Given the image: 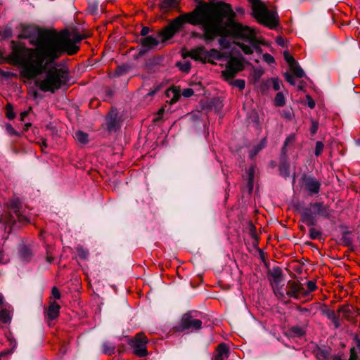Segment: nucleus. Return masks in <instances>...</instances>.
I'll use <instances>...</instances> for the list:
<instances>
[{"mask_svg":"<svg viewBox=\"0 0 360 360\" xmlns=\"http://www.w3.org/2000/svg\"><path fill=\"white\" fill-rule=\"evenodd\" d=\"M236 18V13L229 4L202 1L191 12L184 13L171 20L158 36L162 41L169 40L188 23L202 26V37L207 44L213 41L217 36H221L240 39L253 46L259 44L255 30L238 22Z\"/></svg>","mask_w":360,"mask_h":360,"instance_id":"nucleus-1","label":"nucleus"},{"mask_svg":"<svg viewBox=\"0 0 360 360\" xmlns=\"http://www.w3.org/2000/svg\"><path fill=\"white\" fill-rule=\"evenodd\" d=\"M84 38L79 33H75L70 38L67 31L57 33L54 30H40L34 43L36 47L16 44L10 60L14 64L25 65L26 68L22 74L27 79H33L63 54L72 56L77 53L79 49L78 44Z\"/></svg>","mask_w":360,"mask_h":360,"instance_id":"nucleus-2","label":"nucleus"},{"mask_svg":"<svg viewBox=\"0 0 360 360\" xmlns=\"http://www.w3.org/2000/svg\"><path fill=\"white\" fill-rule=\"evenodd\" d=\"M7 211L0 216V224L5 232L10 233L15 226L30 224V219L22 213L23 200L13 195L5 204Z\"/></svg>","mask_w":360,"mask_h":360,"instance_id":"nucleus-3","label":"nucleus"},{"mask_svg":"<svg viewBox=\"0 0 360 360\" xmlns=\"http://www.w3.org/2000/svg\"><path fill=\"white\" fill-rule=\"evenodd\" d=\"M70 81V72L66 67H59L58 65L50 67L45 72V77L41 80L36 82V85L44 92L54 93Z\"/></svg>","mask_w":360,"mask_h":360,"instance_id":"nucleus-4","label":"nucleus"},{"mask_svg":"<svg viewBox=\"0 0 360 360\" xmlns=\"http://www.w3.org/2000/svg\"><path fill=\"white\" fill-rule=\"evenodd\" d=\"M333 212L330 206L323 202H315L309 203L308 207L300 209L301 221L308 226H314L316 224V215L324 218H329Z\"/></svg>","mask_w":360,"mask_h":360,"instance_id":"nucleus-5","label":"nucleus"},{"mask_svg":"<svg viewBox=\"0 0 360 360\" xmlns=\"http://www.w3.org/2000/svg\"><path fill=\"white\" fill-rule=\"evenodd\" d=\"M251 4L254 18L270 29L278 25V16L274 10H269L261 0H248Z\"/></svg>","mask_w":360,"mask_h":360,"instance_id":"nucleus-6","label":"nucleus"},{"mask_svg":"<svg viewBox=\"0 0 360 360\" xmlns=\"http://www.w3.org/2000/svg\"><path fill=\"white\" fill-rule=\"evenodd\" d=\"M148 339L143 333H138L133 338L128 340V345L132 349L133 354L138 357H144L148 355Z\"/></svg>","mask_w":360,"mask_h":360,"instance_id":"nucleus-7","label":"nucleus"},{"mask_svg":"<svg viewBox=\"0 0 360 360\" xmlns=\"http://www.w3.org/2000/svg\"><path fill=\"white\" fill-rule=\"evenodd\" d=\"M202 327V321L197 319V313L189 311L184 314L181 319L179 326V331L190 330L191 331L200 330Z\"/></svg>","mask_w":360,"mask_h":360,"instance_id":"nucleus-8","label":"nucleus"},{"mask_svg":"<svg viewBox=\"0 0 360 360\" xmlns=\"http://www.w3.org/2000/svg\"><path fill=\"white\" fill-rule=\"evenodd\" d=\"M287 298L300 299L306 297L304 287L298 281L290 280L286 285Z\"/></svg>","mask_w":360,"mask_h":360,"instance_id":"nucleus-9","label":"nucleus"},{"mask_svg":"<svg viewBox=\"0 0 360 360\" xmlns=\"http://www.w3.org/2000/svg\"><path fill=\"white\" fill-rule=\"evenodd\" d=\"M184 56L190 57L195 60L200 61L203 63L209 61L207 58L208 51L203 46H198L195 49L190 50L189 51L186 52Z\"/></svg>","mask_w":360,"mask_h":360,"instance_id":"nucleus-10","label":"nucleus"},{"mask_svg":"<svg viewBox=\"0 0 360 360\" xmlns=\"http://www.w3.org/2000/svg\"><path fill=\"white\" fill-rule=\"evenodd\" d=\"M304 186L311 195L318 194L320 191L321 183L313 176H303Z\"/></svg>","mask_w":360,"mask_h":360,"instance_id":"nucleus-11","label":"nucleus"},{"mask_svg":"<svg viewBox=\"0 0 360 360\" xmlns=\"http://www.w3.org/2000/svg\"><path fill=\"white\" fill-rule=\"evenodd\" d=\"M60 305L54 300H51V297L49 298V305L44 311L45 316L52 321L56 319L60 313Z\"/></svg>","mask_w":360,"mask_h":360,"instance_id":"nucleus-12","label":"nucleus"},{"mask_svg":"<svg viewBox=\"0 0 360 360\" xmlns=\"http://www.w3.org/2000/svg\"><path fill=\"white\" fill-rule=\"evenodd\" d=\"M16 44H21L22 46H26L24 44L22 43H20V42H17V41H11V53L6 56V57H4L2 56V53L0 52V64H2L5 62L12 65H14V66H18V67H20L21 69L20 70V75L21 77L25 78V79H27L25 76H24L22 74V71H23L26 68L25 65H22V64H14L13 63L11 62L10 60V57L11 56L12 53H13V48L15 46Z\"/></svg>","mask_w":360,"mask_h":360,"instance_id":"nucleus-13","label":"nucleus"},{"mask_svg":"<svg viewBox=\"0 0 360 360\" xmlns=\"http://www.w3.org/2000/svg\"><path fill=\"white\" fill-rule=\"evenodd\" d=\"M229 349L225 343L219 344L216 349L213 360H224L229 356Z\"/></svg>","mask_w":360,"mask_h":360,"instance_id":"nucleus-14","label":"nucleus"},{"mask_svg":"<svg viewBox=\"0 0 360 360\" xmlns=\"http://www.w3.org/2000/svg\"><path fill=\"white\" fill-rule=\"evenodd\" d=\"M271 285L280 284L282 281V271L280 268H274L269 274Z\"/></svg>","mask_w":360,"mask_h":360,"instance_id":"nucleus-15","label":"nucleus"},{"mask_svg":"<svg viewBox=\"0 0 360 360\" xmlns=\"http://www.w3.org/2000/svg\"><path fill=\"white\" fill-rule=\"evenodd\" d=\"M140 43L142 46L150 49L158 45L159 41L153 36H146V37L140 39Z\"/></svg>","mask_w":360,"mask_h":360,"instance_id":"nucleus-16","label":"nucleus"},{"mask_svg":"<svg viewBox=\"0 0 360 360\" xmlns=\"http://www.w3.org/2000/svg\"><path fill=\"white\" fill-rule=\"evenodd\" d=\"M226 65L238 73L243 69V65L241 61L236 58H231L227 63Z\"/></svg>","mask_w":360,"mask_h":360,"instance_id":"nucleus-17","label":"nucleus"},{"mask_svg":"<svg viewBox=\"0 0 360 360\" xmlns=\"http://www.w3.org/2000/svg\"><path fill=\"white\" fill-rule=\"evenodd\" d=\"M36 30L31 26H25L22 29L21 32L18 34L19 39H30L34 36Z\"/></svg>","mask_w":360,"mask_h":360,"instance_id":"nucleus-18","label":"nucleus"},{"mask_svg":"<svg viewBox=\"0 0 360 360\" xmlns=\"http://www.w3.org/2000/svg\"><path fill=\"white\" fill-rule=\"evenodd\" d=\"M276 296L281 300L285 301L287 298L286 290L285 291L283 285L280 284L271 285Z\"/></svg>","mask_w":360,"mask_h":360,"instance_id":"nucleus-19","label":"nucleus"},{"mask_svg":"<svg viewBox=\"0 0 360 360\" xmlns=\"http://www.w3.org/2000/svg\"><path fill=\"white\" fill-rule=\"evenodd\" d=\"M20 257L25 260V261H30L33 255V252L31 250L30 247H27L26 245H22L20 248Z\"/></svg>","mask_w":360,"mask_h":360,"instance_id":"nucleus-20","label":"nucleus"},{"mask_svg":"<svg viewBox=\"0 0 360 360\" xmlns=\"http://www.w3.org/2000/svg\"><path fill=\"white\" fill-rule=\"evenodd\" d=\"M236 44L243 51L245 54H252L254 49L259 48L258 44L255 46H253L252 45H247L241 42H237Z\"/></svg>","mask_w":360,"mask_h":360,"instance_id":"nucleus-21","label":"nucleus"},{"mask_svg":"<svg viewBox=\"0 0 360 360\" xmlns=\"http://www.w3.org/2000/svg\"><path fill=\"white\" fill-rule=\"evenodd\" d=\"M236 72L229 68L227 65L226 66V69L221 72V75L224 80L229 82L236 75Z\"/></svg>","mask_w":360,"mask_h":360,"instance_id":"nucleus-22","label":"nucleus"},{"mask_svg":"<svg viewBox=\"0 0 360 360\" xmlns=\"http://www.w3.org/2000/svg\"><path fill=\"white\" fill-rule=\"evenodd\" d=\"M207 58H208V60H210V61H207V63L214 64V63L213 61V59H217V60L221 59V54L218 50H217L215 49H212L210 51H208V57Z\"/></svg>","mask_w":360,"mask_h":360,"instance_id":"nucleus-23","label":"nucleus"},{"mask_svg":"<svg viewBox=\"0 0 360 360\" xmlns=\"http://www.w3.org/2000/svg\"><path fill=\"white\" fill-rule=\"evenodd\" d=\"M75 139L82 144H86L89 141V136L86 133L82 131H77L75 136Z\"/></svg>","mask_w":360,"mask_h":360,"instance_id":"nucleus-24","label":"nucleus"},{"mask_svg":"<svg viewBox=\"0 0 360 360\" xmlns=\"http://www.w3.org/2000/svg\"><path fill=\"white\" fill-rule=\"evenodd\" d=\"M309 238L311 240H321L322 238V233L320 230L311 226L309 230Z\"/></svg>","mask_w":360,"mask_h":360,"instance_id":"nucleus-25","label":"nucleus"},{"mask_svg":"<svg viewBox=\"0 0 360 360\" xmlns=\"http://www.w3.org/2000/svg\"><path fill=\"white\" fill-rule=\"evenodd\" d=\"M102 347L103 352L105 354L111 355L115 352V346L110 342H105Z\"/></svg>","mask_w":360,"mask_h":360,"instance_id":"nucleus-26","label":"nucleus"},{"mask_svg":"<svg viewBox=\"0 0 360 360\" xmlns=\"http://www.w3.org/2000/svg\"><path fill=\"white\" fill-rule=\"evenodd\" d=\"M178 0H163L162 6L165 8H175L179 6Z\"/></svg>","mask_w":360,"mask_h":360,"instance_id":"nucleus-27","label":"nucleus"},{"mask_svg":"<svg viewBox=\"0 0 360 360\" xmlns=\"http://www.w3.org/2000/svg\"><path fill=\"white\" fill-rule=\"evenodd\" d=\"M274 104L277 107H283L285 105V100L282 92H278L276 94L274 99Z\"/></svg>","mask_w":360,"mask_h":360,"instance_id":"nucleus-28","label":"nucleus"},{"mask_svg":"<svg viewBox=\"0 0 360 360\" xmlns=\"http://www.w3.org/2000/svg\"><path fill=\"white\" fill-rule=\"evenodd\" d=\"M295 134H290L285 140L283 146L282 148V153L285 155L286 153V147L290 143H292L295 141Z\"/></svg>","mask_w":360,"mask_h":360,"instance_id":"nucleus-29","label":"nucleus"},{"mask_svg":"<svg viewBox=\"0 0 360 360\" xmlns=\"http://www.w3.org/2000/svg\"><path fill=\"white\" fill-rule=\"evenodd\" d=\"M317 289L316 282L313 281H309L307 282V288H304L306 292V297H307L311 292L315 291Z\"/></svg>","mask_w":360,"mask_h":360,"instance_id":"nucleus-30","label":"nucleus"},{"mask_svg":"<svg viewBox=\"0 0 360 360\" xmlns=\"http://www.w3.org/2000/svg\"><path fill=\"white\" fill-rule=\"evenodd\" d=\"M11 316L10 312L7 309H1L0 311V321L4 323H7L10 321Z\"/></svg>","mask_w":360,"mask_h":360,"instance_id":"nucleus-31","label":"nucleus"},{"mask_svg":"<svg viewBox=\"0 0 360 360\" xmlns=\"http://www.w3.org/2000/svg\"><path fill=\"white\" fill-rule=\"evenodd\" d=\"M266 146V139L264 138L263 139L261 142L257 144L253 150L251 151V155L253 157L256 155L259 150H261L262 148H264Z\"/></svg>","mask_w":360,"mask_h":360,"instance_id":"nucleus-32","label":"nucleus"},{"mask_svg":"<svg viewBox=\"0 0 360 360\" xmlns=\"http://www.w3.org/2000/svg\"><path fill=\"white\" fill-rule=\"evenodd\" d=\"M230 85L238 88L240 90H243L245 86V82L243 79H238L235 80H231L229 82Z\"/></svg>","mask_w":360,"mask_h":360,"instance_id":"nucleus-33","label":"nucleus"},{"mask_svg":"<svg viewBox=\"0 0 360 360\" xmlns=\"http://www.w3.org/2000/svg\"><path fill=\"white\" fill-rule=\"evenodd\" d=\"M290 69L297 77L302 78L304 77V72L303 70L297 64L291 67Z\"/></svg>","mask_w":360,"mask_h":360,"instance_id":"nucleus-34","label":"nucleus"},{"mask_svg":"<svg viewBox=\"0 0 360 360\" xmlns=\"http://www.w3.org/2000/svg\"><path fill=\"white\" fill-rule=\"evenodd\" d=\"M76 251H77V255L80 258L84 259H87L88 255H89V252L87 250H86L85 248H84L82 246H78L76 248Z\"/></svg>","mask_w":360,"mask_h":360,"instance_id":"nucleus-35","label":"nucleus"},{"mask_svg":"<svg viewBox=\"0 0 360 360\" xmlns=\"http://www.w3.org/2000/svg\"><path fill=\"white\" fill-rule=\"evenodd\" d=\"M6 117L9 120H13L15 117V115L13 112V105L8 103L6 105Z\"/></svg>","mask_w":360,"mask_h":360,"instance_id":"nucleus-36","label":"nucleus"},{"mask_svg":"<svg viewBox=\"0 0 360 360\" xmlns=\"http://www.w3.org/2000/svg\"><path fill=\"white\" fill-rule=\"evenodd\" d=\"M283 55L285 61L288 63L290 68L296 65V62L294 58L291 55H290L287 51H285Z\"/></svg>","mask_w":360,"mask_h":360,"instance_id":"nucleus-37","label":"nucleus"},{"mask_svg":"<svg viewBox=\"0 0 360 360\" xmlns=\"http://www.w3.org/2000/svg\"><path fill=\"white\" fill-rule=\"evenodd\" d=\"M52 249H53V248L51 246H48L46 248V260L49 264L52 263L54 260V257L53 256V252H52Z\"/></svg>","mask_w":360,"mask_h":360,"instance_id":"nucleus-38","label":"nucleus"},{"mask_svg":"<svg viewBox=\"0 0 360 360\" xmlns=\"http://www.w3.org/2000/svg\"><path fill=\"white\" fill-rule=\"evenodd\" d=\"M117 124L116 118L110 117L107 122L108 128L109 130L115 129Z\"/></svg>","mask_w":360,"mask_h":360,"instance_id":"nucleus-39","label":"nucleus"},{"mask_svg":"<svg viewBox=\"0 0 360 360\" xmlns=\"http://www.w3.org/2000/svg\"><path fill=\"white\" fill-rule=\"evenodd\" d=\"M323 148H324V146L321 141H317L316 143L315 152H314L316 156H319L322 153Z\"/></svg>","mask_w":360,"mask_h":360,"instance_id":"nucleus-40","label":"nucleus"},{"mask_svg":"<svg viewBox=\"0 0 360 360\" xmlns=\"http://www.w3.org/2000/svg\"><path fill=\"white\" fill-rule=\"evenodd\" d=\"M178 66L179 67V69L181 71L185 72H189V70L191 68V65L190 63H188V62H186L184 63H179V64H178Z\"/></svg>","mask_w":360,"mask_h":360,"instance_id":"nucleus-41","label":"nucleus"},{"mask_svg":"<svg viewBox=\"0 0 360 360\" xmlns=\"http://www.w3.org/2000/svg\"><path fill=\"white\" fill-rule=\"evenodd\" d=\"M263 60L269 64L274 63L275 62L274 58L269 53H266L262 56Z\"/></svg>","mask_w":360,"mask_h":360,"instance_id":"nucleus-42","label":"nucleus"},{"mask_svg":"<svg viewBox=\"0 0 360 360\" xmlns=\"http://www.w3.org/2000/svg\"><path fill=\"white\" fill-rule=\"evenodd\" d=\"M51 295L52 297H51V298L53 297L54 299L56 300H59L61 297V294H60V290H58V288L57 287H53L52 289H51Z\"/></svg>","mask_w":360,"mask_h":360,"instance_id":"nucleus-43","label":"nucleus"},{"mask_svg":"<svg viewBox=\"0 0 360 360\" xmlns=\"http://www.w3.org/2000/svg\"><path fill=\"white\" fill-rule=\"evenodd\" d=\"M6 131L11 136H20L19 133L12 127L11 124L6 126Z\"/></svg>","mask_w":360,"mask_h":360,"instance_id":"nucleus-44","label":"nucleus"},{"mask_svg":"<svg viewBox=\"0 0 360 360\" xmlns=\"http://www.w3.org/2000/svg\"><path fill=\"white\" fill-rule=\"evenodd\" d=\"M271 81L272 83L273 89L275 91H278L281 89V81L278 78H272Z\"/></svg>","mask_w":360,"mask_h":360,"instance_id":"nucleus-45","label":"nucleus"},{"mask_svg":"<svg viewBox=\"0 0 360 360\" xmlns=\"http://www.w3.org/2000/svg\"><path fill=\"white\" fill-rule=\"evenodd\" d=\"M253 179H254V174L253 169L250 170L248 174V186L250 190H252L253 188Z\"/></svg>","mask_w":360,"mask_h":360,"instance_id":"nucleus-46","label":"nucleus"},{"mask_svg":"<svg viewBox=\"0 0 360 360\" xmlns=\"http://www.w3.org/2000/svg\"><path fill=\"white\" fill-rule=\"evenodd\" d=\"M323 314L330 320L333 319L337 316L335 311L331 309L324 310Z\"/></svg>","mask_w":360,"mask_h":360,"instance_id":"nucleus-47","label":"nucleus"},{"mask_svg":"<svg viewBox=\"0 0 360 360\" xmlns=\"http://www.w3.org/2000/svg\"><path fill=\"white\" fill-rule=\"evenodd\" d=\"M169 91H171L174 94L173 98L171 100V103L172 104V103H174L178 101L180 96L179 94V91H177L176 89H170Z\"/></svg>","mask_w":360,"mask_h":360,"instance_id":"nucleus-48","label":"nucleus"},{"mask_svg":"<svg viewBox=\"0 0 360 360\" xmlns=\"http://www.w3.org/2000/svg\"><path fill=\"white\" fill-rule=\"evenodd\" d=\"M285 80L289 83L291 85H295V78H294V76L288 72H286L285 74Z\"/></svg>","mask_w":360,"mask_h":360,"instance_id":"nucleus-49","label":"nucleus"},{"mask_svg":"<svg viewBox=\"0 0 360 360\" xmlns=\"http://www.w3.org/2000/svg\"><path fill=\"white\" fill-rule=\"evenodd\" d=\"M193 94H194V91L191 88L184 89L181 93L182 96H184L186 98L191 97V96L193 95Z\"/></svg>","mask_w":360,"mask_h":360,"instance_id":"nucleus-50","label":"nucleus"},{"mask_svg":"<svg viewBox=\"0 0 360 360\" xmlns=\"http://www.w3.org/2000/svg\"><path fill=\"white\" fill-rule=\"evenodd\" d=\"M297 310L302 314L305 316H309L311 314V310L308 308L302 307H297Z\"/></svg>","mask_w":360,"mask_h":360,"instance_id":"nucleus-51","label":"nucleus"},{"mask_svg":"<svg viewBox=\"0 0 360 360\" xmlns=\"http://www.w3.org/2000/svg\"><path fill=\"white\" fill-rule=\"evenodd\" d=\"M319 128V124L316 122H312L311 126L310 128V132L312 135L315 134L317 132Z\"/></svg>","mask_w":360,"mask_h":360,"instance_id":"nucleus-52","label":"nucleus"},{"mask_svg":"<svg viewBox=\"0 0 360 360\" xmlns=\"http://www.w3.org/2000/svg\"><path fill=\"white\" fill-rule=\"evenodd\" d=\"M357 354L354 347L350 349V356L349 360H356Z\"/></svg>","mask_w":360,"mask_h":360,"instance_id":"nucleus-53","label":"nucleus"},{"mask_svg":"<svg viewBox=\"0 0 360 360\" xmlns=\"http://www.w3.org/2000/svg\"><path fill=\"white\" fill-rule=\"evenodd\" d=\"M280 172L282 175H288V167L286 165H282L280 167Z\"/></svg>","mask_w":360,"mask_h":360,"instance_id":"nucleus-54","label":"nucleus"},{"mask_svg":"<svg viewBox=\"0 0 360 360\" xmlns=\"http://www.w3.org/2000/svg\"><path fill=\"white\" fill-rule=\"evenodd\" d=\"M335 328H338L340 326L339 316H336L333 319H331Z\"/></svg>","mask_w":360,"mask_h":360,"instance_id":"nucleus-55","label":"nucleus"},{"mask_svg":"<svg viewBox=\"0 0 360 360\" xmlns=\"http://www.w3.org/2000/svg\"><path fill=\"white\" fill-rule=\"evenodd\" d=\"M277 44L283 46L285 45L284 39L282 37H277L276 39Z\"/></svg>","mask_w":360,"mask_h":360,"instance_id":"nucleus-56","label":"nucleus"},{"mask_svg":"<svg viewBox=\"0 0 360 360\" xmlns=\"http://www.w3.org/2000/svg\"><path fill=\"white\" fill-rule=\"evenodd\" d=\"M307 105L311 109H313L315 107V102L311 98L309 97Z\"/></svg>","mask_w":360,"mask_h":360,"instance_id":"nucleus-57","label":"nucleus"},{"mask_svg":"<svg viewBox=\"0 0 360 360\" xmlns=\"http://www.w3.org/2000/svg\"><path fill=\"white\" fill-rule=\"evenodd\" d=\"M149 31H150L149 27H143L141 29V34L142 36H146V35L149 33Z\"/></svg>","mask_w":360,"mask_h":360,"instance_id":"nucleus-58","label":"nucleus"},{"mask_svg":"<svg viewBox=\"0 0 360 360\" xmlns=\"http://www.w3.org/2000/svg\"><path fill=\"white\" fill-rule=\"evenodd\" d=\"M217 37H218V36H217ZM219 37H220V38H219V44L221 46H225V42H226V39H225V38H226V37H221V36H219Z\"/></svg>","mask_w":360,"mask_h":360,"instance_id":"nucleus-59","label":"nucleus"},{"mask_svg":"<svg viewBox=\"0 0 360 360\" xmlns=\"http://www.w3.org/2000/svg\"><path fill=\"white\" fill-rule=\"evenodd\" d=\"M29 112L28 111H24L20 113V120L23 121L25 118L28 115Z\"/></svg>","mask_w":360,"mask_h":360,"instance_id":"nucleus-60","label":"nucleus"},{"mask_svg":"<svg viewBox=\"0 0 360 360\" xmlns=\"http://www.w3.org/2000/svg\"><path fill=\"white\" fill-rule=\"evenodd\" d=\"M292 331L295 333L302 334V329L300 328L299 327H293Z\"/></svg>","mask_w":360,"mask_h":360,"instance_id":"nucleus-61","label":"nucleus"},{"mask_svg":"<svg viewBox=\"0 0 360 360\" xmlns=\"http://www.w3.org/2000/svg\"><path fill=\"white\" fill-rule=\"evenodd\" d=\"M202 30L203 31L202 29ZM202 34H203V32L202 34H199V33H197V32H193V37H198V38L204 40L203 38L202 37Z\"/></svg>","mask_w":360,"mask_h":360,"instance_id":"nucleus-62","label":"nucleus"},{"mask_svg":"<svg viewBox=\"0 0 360 360\" xmlns=\"http://www.w3.org/2000/svg\"><path fill=\"white\" fill-rule=\"evenodd\" d=\"M356 344L359 351L360 352V339H356Z\"/></svg>","mask_w":360,"mask_h":360,"instance_id":"nucleus-63","label":"nucleus"},{"mask_svg":"<svg viewBox=\"0 0 360 360\" xmlns=\"http://www.w3.org/2000/svg\"><path fill=\"white\" fill-rule=\"evenodd\" d=\"M1 75L3 76H5V77H8V76H10L11 75V73L10 72H4V71H3L1 72Z\"/></svg>","mask_w":360,"mask_h":360,"instance_id":"nucleus-64","label":"nucleus"}]
</instances>
